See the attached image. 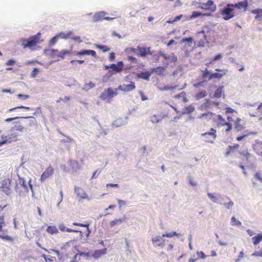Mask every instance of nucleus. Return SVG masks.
Here are the masks:
<instances>
[{
  "instance_id": "obj_1",
  "label": "nucleus",
  "mask_w": 262,
  "mask_h": 262,
  "mask_svg": "<svg viewBox=\"0 0 262 262\" xmlns=\"http://www.w3.org/2000/svg\"><path fill=\"white\" fill-rule=\"evenodd\" d=\"M41 37V33H38L36 35L29 37L28 39H21L20 42L21 46L24 48H32L35 47L38 43Z\"/></svg>"
},
{
  "instance_id": "obj_2",
  "label": "nucleus",
  "mask_w": 262,
  "mask_h": 262,
  "mask_svg": "<svg viewBox=\"0 0 262 262\" xmlns=\"http://www.w3.org/2000/svg\"><path fill=\"white\" fill-rule=\"evenodd\" d=\"M213 122L218 128L224 127L225 132L226 133L230 132L232 128V124L230 122H226L225 118L221 115H216L213 118Z\"/></svg>"
},
{
  "instance_id": "obj_3",
  "label": "nucleus",
  "mask_w": 262,
  "mask_h": 262,
  "mask_svg": "<svg viewBox=\"0 0 262 262\" xmlns=\"http://www.w3.org/2000/svg\"><path fill=\"white\" fill-rule=\"evenodd\" d=\"M235 11L233 8V4H227L221 11V14L223 16V18L227 20L235 15Z\"/></svg>"
},
{
  "instance_id": "obj_4",
  "label": "nucleus",
  "mask_w": 262,
  "mask_h": 262,
  "mask_svg": "<svg viewBox=\"0 0 262 262\" xmlns=\"http://www.w3.org/2000/svg\"><path fill=\"white\" fill-rule=\"evenodd\" d=\"M15 190L19 193L28 191V186L24 178L18 177L15 182Z\"/></svg>"
},
{
  "instance_id": "obj_5",
  "label": "nucleus",
  "mask_w": 262,
  "mask_h": 262,
  "mask_svg": "<svg viewBox=\"0 0 262 262\" xmlns=\"http://www.w3.org/2000/svg\"><path fill=\"white\" fill-rule=\"evenodd\" d=\"M11 179H4L2 182L0 190L4 192L6 195H9L11 192Z\"/></svg>"
},
{
  "instance_id": "obj_6",
  "label": "nucleus",
  "mask_w": 262,
  "mask_h": 262,
  "mask_svg": "<svg viewBox=\"0 0 262 262\" xmlns=\"http://www.w3.org/2000/svg\"><path fill=\"white\" fill-rule=\"evenodd\" d=\"M50 55L56 60H59L60 59H63L67 55L71 54V52L69 50H63L59 52L57 50H52L50 51Z\"/></svg>"
},
{
  "instance_id": "obj_7",
  "label": "nucleus",
  "mask_w": 262,
  "mask_h": 262,
  "mask_svg": "<svg viewBox=\"0 0 262 262\" xmlns=\"http://www.w3.org/2000/svg\"><path fill=\"white\" fill-rule=\"evenodd\" d=\"M201 136L205 138L206 142L213 143V141L216 138V131L213 128H211L209 132L202 134Z\"/></svg>"
},
{
  "instance_id": "obj_8",
  "label": "nucleus",
  "mask_w": 262,
  "mask_h": 262,
  "mask_svg": "<svg viewBox=\"0 0 262 262\" xmlns=\"http://www.w3.org/2000/svg\"><path fill=\"white\" fill-rule=\"evenodd\" d=\"M106 13L104 11H100L95 13L93 17V19L94 22L102 20L103 19L107 20H111L114 19L115 17H105Z\"/></svg>"
},
{
  "instance_id": "obj_9",
  "label": "nucleus",
  "mask_w": 262,
  "mask_h": 262,
  "mask_svg": "<svg viewBox=\"0 0 262 262\" xmlns=\"http://www.w3.org/2000/svg\"><path fill=\"white\" fill-rule=\"evenodd\" d=\"M117 89L114 91L112 89L108 88L104 90V91L101 94L100 98L101 99L105 100L107 98H112L115 95H117L118 93L117 92Z\"/></svg>"
},
{
  "instance_id": "obj_10",
  "label": "nucleus",
  "mask_w": 262,
  "mask_h": 262,
  "mask_svg": "<svg viewBox=\"0 0 262 262\" xmlns=\"http://www.w3.org/2000/svg\"><path fill=\"white\" fill-rule=\"evenodd\" d=\"M54 173V169L51 166H49L47 168L45 171L42 173L40 181L43 182L46 179L51 177Z\"/></svg>"
},
{
  "instance_id": "obj_11",
  "label": "nucleus",
  "mask_w": 262,
  "mask_h": 262,
  "mask_svg": "<svg viewBox=\"0 0 262 262\" xmlns=\"http://www.w3.org/2000/svg\"><path fill=\"white\" fill-rule=\"evenodd\" d=\"M215 71L220 72L221 73H214L210 74L208 77L209 80H212L213 79H221L224 75L226 74L227 72V70L220 69H216Z\"/></svg>"
},
{
  "instance_id": "obj_12",
  "label": "nucleus",
  "mask_w": 262,
  "mask_h": 262,
  "mask_svg": "<svg viewBox=\"0 0 262 262\" xmlns=\"http://www.w3.org/2000/svg\"><path fill=\"white\" fill-rule=\"evenodd\" d=\"M163 237L162 235L161 236L158 235L152 238L151 241L155 246L161 248H163L165 246V239Z\"/></svg>"
},
{
  "instance_id": "obj_13",
  "label": "nucleus",
  "mask_w": 262,
  "mask_h": 262,
  "mask_svg": "<svg viewBox=\"0 0 262 262\" xmlns=\"http://www.w3.org/2000/svg\"><path fill=\"white\" fill-rule=\"evenodd\" d=\"M200 8L202 9L213 11L215 10L216 6L214 5L213 1L208 0L206 3L201 4Z\"/></svg>"
},
{
  "instance_id": "obj_14",
  "label": "nucleus",
  "mask_w": 262,
  "mask_h": 262,
  "mask_svg": "<svg viewBox=\"0 0 262 262\" xmlns=\"http://www.w3.org/2000/svg\"><path fill=\"white\" fill-rule=\"evenodd\" d=\"M160 56L163 57L164 59L167 61L166 65L169 64L170 63H174L177 61V58L176 56H175L173 54H172L171 55H167L165 54L160 52L159 53V57Z\"/></svg>"
},
{
  "instance_id": "obj_15",
  "label": "nucleus",
  "mask_w": 262,
  "mask_h": 262,
  "mask_svg": "<svg viewBox=\"0 0 262 262\" xmlns=\"http://www.w3.org/2000/svg\"><path fill=\"white\" fill-rule=\"evenodd\" d=\"M135 82L131 81L129 84H124L118 86V89L123 92H129L135 89Z\"/></svg>"
},
{
  "instance_id": "obj_16",
  "label": "nucleus",
  "mask_w": 262,
  "mask_h": 262,
  "mask_svg": "<svg viewBox=\"0 0 262 262\" xmlns=\"http://www.w3.org/2000/svg\"><path fill=\"white\" fill-rule=\"evenodd\" d=\"M5 139L0 141V146L3 144L10 143L12 142H15L17 140V136L16 133H12L8 135V137H5Z\"/></svg>"
},
{
  "instance_id": "obj_17",
  "label": "nucleus",
  "mask_w": 262,
  "mask_h": 262,
  "mask_svg": "<svg viewBox=\"0 0 262 262\" xmlns=\"http://www.w3.org/2000/svg\"><path fill=\"white\" fill-rule=\"evenodd\" d=\"M123 67L124 64L122 61H119L116 64L113 63L110 65V67L113 70L114 74L121 72Z\"/></svg>"
},
{
  "instance_id": "obj_18",
  "label": "nucleus",
  "mask_w": 262,
  "mask_h": 262,
  "mask_svg": "<svg viewBox=\"0 0 262 262\" xmlns=\"http://www.w3.org/2000/svg\"><path fill=\"white\" fill-rule=\"evenodd\" d=\"M233 8L235 10L237 9H243L244 11H246L248 6V3L247 0H245L243 2H240L235 4H233Z\"/></svg>"
},
{
  "instance_id": "obj_19",
  "label": "nucleus",
  "mask_w": 262,
  "mask_h": 262,
  "mask_svg": "<svg viewBox=\"0 0 262 262\" xmlns=\"http://www.w3.org/2000/svg\"><path fill=\"white\" fill-rule=\"evenodd\" d=\"M75 192L77 196H78L80 199H89V196L82 188L80 187H76L75 188Z\"/></svg>"
},
{
  "instance_id": "obj_20",
  "label": "nucleus",
  "mask_w": 262,
  "mask_h": 262,
  "mask_svg": "<svg viewBox=\"0 0 262 262\" xmlns=\"http://www.w3.org/2000/svg\"><path fill=\"white\" fill-rule=\"evenodd\" d=\"M75 55L76 56H81V55H91L93 57H96V53L94 50H81L79 52H76L75 53Z\"/></svg>"
},
{
  "instance_id": "obj_21",
  "label": "nucleus",
  "mask_w": 262,
  "mask_h": 262,
  "mask_svg": "<svg viewBox=\"0 0 262 262\" xmlns=\"http://www.w3.org/2000/svg\"><path fill=\"white\" fill-rule=\"evenodd\" d=\"M242 120L239 118H237L234 122V129L237 132L242 130L245 128L244 125L241 123Z\"/></svg>"
},
{
  "instance_id": "obj_22",
  "label": "nucleus",
  "mask_w": 262,
  "mask_h": 262,
  "mask_svg": "<svg viewBox=\"0 0 262 262\" xmlns=\"http://www.w3.org/2000/svg\"><path fill=\"white\" fill-rule=\"evenodd\" d=\"M138 54L142 57L146 56L147 55L150 54V48L138 47Z\"/></svg>"
},
{
  "instance_id": "obj_23",
  "label": "nucleus",
  "mask_w": 262,
  "mask_h": 262,
  "mask_svg": "<svg viewBox=\"0 0 262 262\" xmlns=\"http://www.w3.org/2000/svg\"><path fill=\"white\" fill-rule=\"evenodd\" d=\"M106 248H103L101 250H97L94 251L92 254V256L96 259L100 257L102 255L105 254L106 253Z\"/></svg>"
},
{
  "instance_id": "obj_24",
  "label": "nucleus",
  "mask_w": 262,
  "mask_h": 262,
  "mask_svg": "<svg viewBox=\"0 0 262 262\" xmlns=\"http://www.w3.org/2000/svg\"><path fill=\"white\" fill-rule=\"evenodd\" d=\"M59 229L62 232H80L81 233V231L76 230H73L71 228H69L66 227V226L63 224H60L58 225Z\"/></svg>"
},
{
  "instance_id": "obj_25",
  "label": "nucleus",
  "mask_w": 262,
  "mask_h": 262,
  "mask_svg": "<svg viewBox=\"0 0 262 262\" xmlns=\"http://www.w3.org/2000/svg\"><path fill=\"white\" fill-rule=\"evenodd\" d=\"M239 147V145L237 144H234L233 145H229L226 149V151L225 154V156L227 157L230 155L231 153L233 152L234 150L237 149Z\"/></svg>"
},
{
  "instance_id": "obj_26",
  "label": "nucleus",
  "mask_w": 262,
  "mask_h": 262,
  "mask_svg": "<svg viewBox=\"0 0 262 262\" xmlns=\"http://www.w3.org/2000/svg\"><path fill=\"white\" fill-rule=\"evenodd\" d=\"M216 114L214 113L208 112L207 113L202 114L199 117V118L204 117L206 120H209L211 119L213 121V118L215 116H216Z\"/></svg>"
},
{
  "instance_id": "obj_27",
  "label": "nucleus",
  "mask_w": 262,
  "mask_h": 262,
  "mask_svg": "<svg viewBox=\"0 0 262 262\" xmlns=\"http://www.w3.org/2000/svg\"><path fill=\"white\" fill-rule=\"evenodd\" d=\"M73 225L74 226H80V227H86V237H88L89 235H90V233H91V230L89 228V226H90V224L89 223H86V224H82V223H76V222H74L73 223Z\"/></svg>"
},
{
  "instance_id": "obj_28",
  "label": "nucleus",
  "mask_w": 262,
  "mask_h": 262,
  "mask_svg": "<svg viewBox=\"0 0 262 262\" xmlns=\"http://www.w3.org/2000/svg\"><path fill=\"white\" fill-rule=\"evenodd\" d=\"M151 73L149 72H141L137 74V77L144 80H149Z\"/></svg>"
},
{
  "instance_id": "obj_29",
  "label": "nucleus",
  "mask_w": 262,
  "mask_h": 262,
  "mask_svg": "<svg viewBox=\"0 0 262 262\" xmlns=\"http://www.w3.org/2000/svg\"><path fill=\"white\" fill-rule=\"evenodd\" d=\"M47 232L53 235L54 234H57L58 233V230L55 226H49L46 229Z\"/></svg>"
},
{
  "instance_id": "obj_30",
  "label": "nucleus",
  "mask_w": 262,
  "mask_h": 262,
  "mask_svg": "<svg viewBox=\"0 0 262 262\" xmlns=\"http://www.w3.org/2000/svg\"><path fill=\"white\" fill-rule=\"evenodd\" d=\"M253 244L254 245H258L262 241V234H258L252 238Z\"/></svg>"
},
{
  "instance_id": "obj_31",
  "label": "nucleus",
  "mask_w": 262,
  "mask_h": 262,
  "mask_svg": "<svg viewBox=\"0 0 262 262\" xmlns=\"http://www.w3.org/2000/svg\"><path fill=\"white\" fill-rule=\"evenodd\" d=\"M251 13L256 14L255 17V19H260L262 17V9H256L251 11Z\"/></svg>"
},
{
  "instance_id": "obj_32",
  "label": "nucleus",
  "mask_w": 262,
  "mask_h": 262,
  "mask_svg": "<svg viewBox=\"0 0 262 262\" xmlns=\"http://www.w3.org/2000/svg\"><path fill=\"white\" fill-rule=\"evenodd\" d=\"M194 111V108L192 105L186 106L182 112V114H190Z\"/></svg>"
},
{
  "instance_id": "obj_33",
  "label": "nucleus",
  "mask_w": 262,
  "mask_h": 262,
  "mask_svg": "<svg viewBox=\"0 0 262 262\" xmlns=\"http://www.w3.org/2000/svg\"><path fill=\"white\" fill-rule=\"evenodd\" d=\"M69 163L70 166L72 167L73 169H80V166L77 161L74 160H70Z\"/></svg>"
},
{
  "instance_id": "obj_34",
  "label": "nucleus",
  "mask_w": 262,
  "mask_h": 262,
  "mask_svg": "<svg viewBox=\"0 0 262 262\" xmlns=\"http://www.w3.org/2000/svg\"><path fill=\"white\" fill-rule=\"evenodd\" d=\"M241 155L245 158L246 161L248 162L249 159L251 157V154L248 151L247 149L244 150L239 152Z\"/></svg>"
},
{
  "instance_id": "obj_35",
  "label": "nucleus",
  "mask_w": 262,
  "mask_h": 262,
  "mask_svg": "<svg viewBox=\"0 0 262 262\" xmlns=\"http://www.w3.org/2000/svg\"><path fill=\"white\" fill-rule=\"evenodd\" d=\"M223 87L221 86L219 88L214 92V97L217 98L221 97L223 94Z\"/></svg>"
},
{
  "instance_id": "obj_36",
  "label": "nucleus",
  "mask_w": 262,
  "mask_h": 262,
  "mask_svg": "<svg viewBox=\"0 0 262 262\" xmlns=\"http://www.w3.org/2000/svg\"><path fill=\"white\" fill-rule=\"evenodd\" d=\"M162 119L160 116L154 115L150 117L151 121L154 123L159 122Z\"/></svg>"
},
{
  "instance_id": "obj_37",
  "label": "nucleus",
  "mask_w": 262,
  "mask_h": 262,
  "mask_svg": "<svg viewBox=\"0 0 262 262\" xmlns=\"http://www.w3.org/2000/svg\"><path fill=\"white\" fill-rule=\"evenodd\" d=\"M123 221V219H115L110 223V226L111 227H113L116 225L121 224Z\"/></svg>"
},
{
  "instance_id": "obj_38",
  "label": "nucleus",
  "mask_w": 262,
  "mask_h": 262,
  "mask_svg": "<svg viewBox=\"0 0 262 262\" xmlns=\"http://www.w3.org/2000/svg\"><path fill=\"white\" fill-rule=\"evenodd\" d=\"M206 96V91L205 90H203L201 92H200L198 93L195 96V98L196 99H200L202 98L205 97Z\"/></svg>"
},
{
  "instance_id": "obj_39",
  "label": "nucleus",
  "mask_w": 262,
  "mask_h": 262,
  "mask_svg": "<svg viewBox=\"0 0 262 262\" xmlns=\"http://www.w3.org/2000/svg\"><path fill=\"white\" fill-rule=\"evenodd\" d=\"M72 34H73L72 32L70 31V32H68L67 34H65V33H60L57 36H58V37H60L62 38L67 39L68 38H71V36L72 35Z\"/></svg>"
},
{
  "instance_id": "obj_40",
  "label": "nucleus",
  "mask_w": 262,
  "mask_h": 262,
  "mask_svg": "<svg viewBox=\"0 0 262 262\" xmlns=\"http://www.w3.org/2000/svg\"><path fill=\"white\" fill-rule=\"evenodd\" d=\"M41 257H43L46 261H50V262H54L55 260H56V257L54 256H50L46 255L45 254H43L41 255Z\"/></svg>"
},
{
  "instance_id": "obj_41",
  "label": "nucleus",
  "mask_w": 262,
  "mask_h": 262,
  "mask_svg": "<svg viewBox=\"0 0 262 262\" xmlns=\"http://www.w3.org/2000/svg\"><path fill=\"white\" fill-rule=\"evenodd\" d=\"M222 56L221 54H217L216 56H215L211 61H210L209 62H206L205 63V65L206 66L208 67L210 64H211L213 62V61L220 59L222 58Z\"/></svg>"
},
{
  "instance_id": "obj_42",
  "label": "nucleus",
  "mask_w": 262,
  "mask_h": 262,
  "mask_svg": "<svg viewBox=\"0 0 262 262\" xmlns=\"http://www.w3.org/2000/svg\"><path fill=\"white\" fill-rule=\"evenodd\" d=\"M204 15H206V14L202 13L201 12H196V11H193L192 13V14H191V15L190 17V19H193L194 18L198 17L199 16H204Z\"/></svg>"
},
{
  "instance_id": "obj_43",
  "label": "nucleus",
  "mask_w": 262,
  "mask_h": 262,
  "mask_svg": "<svg viewBox=\"0 0 262 262\" xmlns=\"http://www.w3.org/2000/svg\"><path fill=\"white\" fill-rule=\"evenodd\" d=\"M96 47L102 50L103 52H106L110 50V48L109 47L104 45H97Z\"/></svg>"
},
{
  "instance_id": "obj_44",
  "label": "nucleus",
  "mask_w": 262,
  "mask_h": 262,
  "mask_svg": "<svg viewBox=\"0 0 262 262\" xmlns=\"http://www.w3.org/2000/svg\"><path fill=\"white\" fill-rule=\"evenodd\" d=\"M231 224L233 226H241L242 223L240 221L236 220L235 217L233 216L231 218Z\"/></svg>"
},
{
  "instance_id": "obj_45",
  "label": "nucleus",
  "mask_w": 262,
  "mask_h": 262,
  "mask_svg": "<svg viewBox=\"0 0 262 262\" xmlns=\"http://www.w3.org/2000/svg\"><path fill=\"white\" fill-rule=\"evenodd\" d=\"M178 234L177 233V232L173 231L169 233H167L165 234H162V237H172L173 236H178Z\"/></svg>"
},
{
  "instance_id": "obj_46",
  "label": "nucleus",
  "mask_w": 262,
  "mask_h": 262,
  "mask_svg": "<svg viewBox=\"0 0 262 262\" xmlns=\"http://www.w3.org/2000/svg\"><path fill=\"white\" fill-rule=\"evenodd\" d=\"M5 226L4 216L0 215V232L3 231V227Z\"/></svg>"
},
{
  "instance_id": "obj_47",
  "label": "nucleus",
  "mask_w": 262,
  "mask_h": 262,
  "mask_svg": "<svg viewBox=\"0 0 262 262\" xmlns=\"http://www.w3.org/2000/svg\"><path fill=\"white\" fill-rule=\"evenodd\" d=\"M18 108L25 109L26 110H32V108L29 107H26V106H19L15 107L10 109L9 110V112H13L14 110H15L16 109H18Z\"/></svg>"
},
{
  "instance_id": "obj_48",
  "label": "nucleus",
  "mask_w": 262,
  "mask_h": 262,
  "mask_svg": "<svg viewBox=\"0 0 262 262\" xmlns=\"http://www.w3.org/2000/svg\"><path fill=\"white\" fill-rule=\"evenodd\" d=\"M0 238L8 241H12L13 240L12 237L7 235H4L0 234Z\"/></svg>"
},
{
  "instance_id": "obj_49",
  "label": "nucleus",
  "mask_w": 262,
  "mask_h": 262,
  "mask_svg": "<svg viewBox=\"0 0 262 262\" xmlns=\"http://www.w3.org/2000/svg\"><path fill=\"white\" fill-rule=\"evenodd\" d=\"M183 17V15L181 14L174 18V19L173 20H169L167 21V23L171 24L173 23L174 21H177L178 20H180V19Z\"/></svg>"
},
{
  "instance_id": "obj_50",
  "label": "nucleus",
  "mask_w": 262,
  "mask_h": 262,
  "mask_svg": "<svg viewBox=\"0 0 262 262\" xmlns=\"http://www.w3.org/2000/svg\"><path fill=\"white\" fill-rule=\"evenodd\" d=\"M17 96L19 98L23 100H26L29 98L28 95L18 94Z\"/></svg>"
},
{
  "instance_id": "obj_51",
  "label": "nucleus",
  "mask_w": 262,
  "mask_h": 262,
  "mask_svg": "<svg viewBox=\"0 0 262 262\" xmlns=\"http://www.w3.org/2000/svg\"><path fill=\"white\" fill-rule=\"evenodd\" d=\"M252 256L262 257V250L254 252L252 254Z\"/></svg>"
},
{
  "instance_id": "obj_52",
  "label": "nucleus",
  "mask_w": 262,
  "mask_h": 262,
  "mask_svg": "<svg viewBox=\"0 0 262 262\" xmlns=\"http://www.w3.org/2000/svg\"><path fill=\"white\" fill-rule=\"evenodd\" d=\"M58 38V36L57 35L56 36H54V37H53L50 40V45H53L54 44H55L57 40V38Z\"/></svg>"
},
{
  "instance_id": "obj_53",
  "label": "nucleus",
  "mask_w": 262,
  "mask_h": 262,
  "mask_svg": "<svg viewBox=\"0 0 262 262\" xmlns=\"http://www.w3.org/2000/svg\"><path fill=\"white\" fill-rule=\"evenodd\" d=\"M39 72V71L38 70V69L37 68H34L33 69V70L32 71L31 73V76L32 77H35V76H36V74Z\"/></svg>"
},
{
  "instance_id": "obj_54",
  "label": "nucleus",
  "mask_w": 262,
  "mask_h": 262,
  "mask_svg": "<svg viewBox=\"0 0 262 262\" xmlns=\"http://www.w3.org/2000/svg\"><path fill=\"white\" fill-rule=\"evenodd\" d=\"M15 128L16 129V130H18V131H19V132H22L24 129V127L21 125H20V124H18V125H15Z\"/></svg>"
},
{
  "instance_id": "obj_55",
  "label": "nucleus",
  "mask_w": 262,
  "mask_h": 262,
  "mask_svg": "<svg viewBox=\"0 0 262 262\" xmlns=\"http://www.w3.org/2000/svg\"><path fill=\"white\" fill-rule=\"evenodd\" d=\"M16 61L14 59H9L8 60L6 63V64L7 66H13L15 63Z\"/></svg>"
},
{
  "instance_id": "obj_56",
  "label": "nucleus",
  "mask_w": 262,
  "mask_h": 262,
  "mask_svg": "<svg viewBox=\"0 0 262 262\" xmlns=\"http://www.w3.org/2000/svg\"><path fill=\"white\" fill-rule=\"evenodd\" d=\"M41 114V110L40 107H37L33 113V116H37Z\"/></svg>"
},
{
  "instance_id": "obj_57",
  "label": "nucleus",
  "mask_w": 262,
  "mask_h": 262,
  "mask_svg": "<svg viewBox=\"0 0 262 262\" xmlns=\"http://www.w3.org/2000/svg\"><path fill=\"white\" fill-rule=\"evenodd\" d=\"M255 178L256 179H257V180H258L259 181L261 182H262V177H261V173H259V172H256L255 174Z\"/></svg>"
},
{
  "instance_id": "obj_58",
  "label": "nucleus",
  "mask_w": 262,
  "mask_h": 262,
  "mask_svg": "<svg viewBox=\"0 0 262 262\" xmlns=\"http://www.w3.org/2000/svg\"><path fill=\"white\" fill-rule=\"evenodd\" d=\"M78 255V254H75L71 262H78L79 260V257Z\"/></svg>"
},
{
  "instance_id": "obj_59",
  "label": "nucleus",
  "mask_w": 262,
  "mask_h": 262,
  "mask_svg": "<svg viewBox=\"0 0 262 262\" xmlns=\"http://www.w3.org/2000/svg\"><path fill=\"white\" fill-rule=\"evenodd\" d=\"M209 72L207 68L204 71H202V77L204 78H206L209 74Z\"/></svg>"
},
{
  "instance_id": "obj_60",
  "label": "nucleus",
  "mask_w": 262,
  "mask_h": 262,
  "mask_svg": "<svg viewBox=\"0 0 262 262\" xmlns=\"http://www.w3.org/2000/svg\"><path fill=\"white\" fill-rule=\"evenodd\" d=\"M115 58V54L114 52H111L110 54V57H109V59L111 61H113L114 60Z\"/></svg>"
},
{
  "instance_id": "obj_61",
  "label": "nucleus",
  "mask_w": 262,
  "mask_h": 262,
  "mask_svg": "<svg viewBox=\"0 0 262 262\" xmlns=\"http://www.w3.org/2000/svg\"><path fill=\"white\" fill-rule=\"evenodd\" d=\"M182 41L183 42L187 41V42H189L192 43V41H193V39H192V37H188V38H183V39H182Z\"/></svg>"
},
{
  "instance_id": "obj_62",
  "label": "nucleus",
  "mask_w": 262,
  "mask_h": 262,
  "mask_svg": "<svg viewBox=\"0 0 262 262\" xmlns=\"http://www.w3.org/2000/svg\"><path fill=\"white\" fill-rule=\"evenodd\" d=\"M233 205V203L232 202L230 201L229 203H225L224 206L228 209H229L230 207H231Z\"/></svg>"
},
{
  "instance_id": "obj_63",
  "label": "nucleus",
  "mask_w": 262,
  "mask_h": 262,
  "mask_svg": "<svg viewBox=\"0 0 262 262\" xmlns=\"http://www.w3.org/2000/svg\"><path fill=\"white\" fill-rule=\"evenodd\" d=\"M71 38H72L74 41H78L79 42H81L82 41V40L80 39V36H74V37L71 36Z\"/></svg>"
},
{
  "instance_id": "obj_64",
  "label": "nucleus",
  "mask_w": 262,
  "mask_h": 262,
  "mask_svg": "<svg viewBox=\"0 0 262 262\" xmlns=\"http://www.w3.org/2000/svg\"><path fill=\"white\" fill-rule=\"evenodd\" d=\"M198 256L202 258H205L207 257V255H206L203 252L200 251V252L198 253Z\"/></svg>"
}]
</instances>
